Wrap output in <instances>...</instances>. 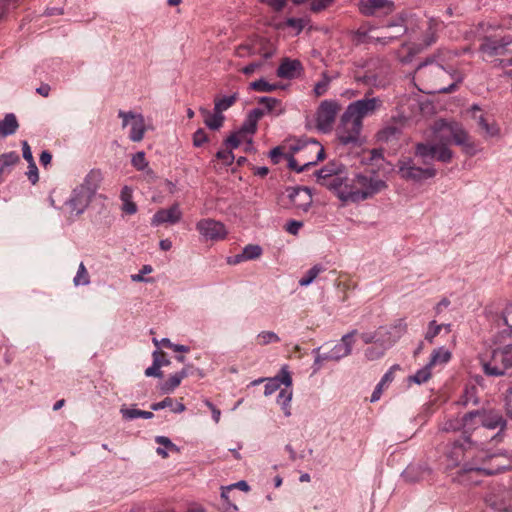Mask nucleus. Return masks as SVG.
Returning a JSON list of instances; mask_svg holds the SVG:
<instances>
[{
	"label": "nucleus",
	"instance_id": "obj_9",
	"mask_svg": "<svg viewBox=\"0 0 512 512\" xmlns=\"http://www.w3.org/2000/svg\"><path fill=\"white\" fill-rule=\"evenodd\" d=\"M372 90H369L365 97L350 103L347 106L350 114L359 118L362 122L366 117L374 115L383 106V101L379 97H370Z\"/></svg>",
	"mask_w": 512,
	"mask_h": 512
},
{
	"label": "nucleus",
	"instance_id": "obj_31",
	"mask_svg": "<svg viewBox=\"0 0 512 512\" xmlns=\"http://www.w3.org/2000/svg\"><path fill=\"white\" fill-rule=\"evenodd\" d=\"M189 374L188 368L185 367L181 371L171 375L165 383L161 386V391L163 393H170L172 392L176 387H178L181 383V381L186 378Z\"/></svg>",
	"mask_w": 512,
	"mask_h": 512
},
{
	"label": "nucleus",
	"instance_id": "obj_54",
	"mask_svg": "<svg viewBox=\"0 0 512 512\" xmlns=\"http://www.w3.org/2000/svg\"><path fill=\"white\" fill-rule=\"evenodd\" d=\"M287 159H288V167L297 172H303L310 166L315 165V162H307L304 165L299 166L297 163V160L293 156H288Z\"/></svg>",
	"mask_w": 512,
	"mask_h": 512
},
{
	"label": "nucleus",
	"instance_id": "obj_14",
	"mask_svg": "<svg viewBox=\"0 0 512 512\" xmlns=\"http://www.w3.org/2000/svg\"><path fill=\"white\" fill-rule=\"evenodd\" d=\"M356 333L357 330H352L351 332L343 335L340 342L336 343L329 352H326L330 361L338 362L351 354L354 344L353 337Z\"/></svg>",
	"mask_w": 512,
	"mask_h": 512
},
{
	"label": "nucleus",
	"instance_id": "obj_29",
	"mask_svg": "<svg viewBox=\"0 0 512 512\" xmlns=\"http://www.w3.org/2000/svg\"><path fill=\"white\" fill-rule=\"evenodd\" d=\"M101 180L102 173L100 172V170L93 169L86 175L83 183L80 184L78 187L83 188V190H85L88 194H90L93 197L97 189L99 188Z\"/></svg>",
	"mask_w": 512,
	"mask_h": 512
},
{
	"label": "nucleus",
	"instance_id": "obj_30",
	"mask_svg": "<svg viewBox=\"0 0 512 512\" xmlns=\"http://www.w3.org/2000/svg\"><path fill=\"white\" fill-rule=\"evenodd\" d=\"M387 28L388 29L397 28V33H392L391 36H387V34L385 33L381 37L376 38V41L381 43L382 45L389 44L393 40L403 36L407 31V28L404 25V21L402 18H399V20L397 22L389 23L387 25Z\"/></svg>",
	"mask_w": 512,
	"mask_h": 512
},
{
	"label": "nucleus",
	"instance_id": "obj_3",
	"mask_svg": "<svg viewBox=\"0 0 512 512\" xmlns=\"http://www.w3.org/2000/svg\"><path fill=\"white\" fill-rule=\"evenodd\" d=\"M400 177L406 181L422 182L433 178L437 174L434 165L422 164L421 160L414 157H402L397 163Z\"/></svg>",
	"mask_w": 512,
	"mask_h": 512
},
{
	"label": "nucleus",
	"instance_id": "obj_56",
	"mask_svg": "<svg viewBox=\"0 0 512 512\" xmlns=\"http://www.w3.org/2000/svg\"><path fill=\"white\" fill-rule=\"evenodd\" d=\"M207 140H208L207 134L205 133V131L203 129H198L193 134V145L195 147L202 146Z\"/></svg>",
	"mask_w": 512,
	"mask_h": 512
},
{
	"label": "nucleus",
	"instance_id": "obj_8",
	"mask_svg": "<svg viewBox=\"0 0 512 512\" xmlns=\"http://www.w3.org/2000/svg\"><path fill=\"white\" fill-rule=\"evenodd\" d=\"M476 417H480L481 425L487 429L500 428V431L493 437V439L497 441L502 440V432L506 427V420L500 413L494 411H490L488 413H482L478 410L471 411L463 416L462 425L465 427L470 426L472 420Z\"/></svg>",
	"mask_w": 512,
	"mask_h": 512
},
{
	"label": "nucleus",
	"instance_id": "obj_37",
	"mask_svg": "<svg viewBox=\"0 0 512 512\" xmlns=\"http://www.w3.org/2000/svg\"><path fill=\"white\" fill-rule=\"evenodd\" d=\"M258 103L264 106L265 113L276 111V115H280L283 112L281 102L276 98L261 97L259 98Z\"/></svg>",
	"mask_w": 512,
	"mask_h": 512
},
{
	"label": "nucleus",
	"instance_id": "obj_47",
	"mask_svg": "<svg viewBox=\"0 0 512 512\" xmlns=\"http://www.w3.org/2000/svg\"><path fill=\"white\" fill-rule=\"evenodd\" d=\"M250 88L259 92H271L278 88L276 84H270L265 79L261 78L250 83Z\"/></svg>",
	"mask_w": 512,
	"mask_h": 512
},
{
	"label": "nucleus",
	"instance_id": "obj_33",
	"mask_svg": "<svg viewBox=\"0 0 512 512\" xmlns=\"http://www.w3.org/2000/svg\"><path fill=\"white\" fill-rule=\"evenodd\" d=\"M398 368H399L398 365H394L383 375V377L381 378L380 382L376 385V387L371 395V398H370L371 402H376L380 399L384 386H386L387 384H389L393 381V379H394L393 371Z\"/></svg>",
	"mask_w": 512,
	"mask_h": 512
},
{
	"label": "nucleus",
	"instance_id": "obj_57",
	"mask_svg": "<svg viewBox=\"0 0 512 512\" xmlns=\"http://www.w3.org/2000/svg\"><path fill=\"white\" fill-rule=\"evenodd\" d=\"M286 25L288 27L294 28L298 34L303 30L305 26V21L302 18H288L286 20Z\"/></svg>",
	"mask_w": 512,
	"mask_h": 512
},
{
	"label": "nucleus",
	"instance_id": "obj_18",
	"mask_svg": "<svg viewBox=\"0 0 512 512\" xmlns=\"http://www.w3.org/2000/svg\"><path fill=\"white\" fill-rule=\"evenodd\" d=\"M224 107V98H218L215 101L214 112L206 108H200L205 125L211 130H217L222 126L223 117L221 115Z\"/></svg>",
	"mask_w": 512,
	"mask_h": 512
},
{
	"label": "nucleus",
	"instance_id": "obj_36",
	"mask_svg": "<svg viewBox=\"0 0 512 512\" xmlns=\"http://www.w3.org/2000/svg\"><path fill=\"white\" fill-rule=\"evenodd\" d=\"M450 358L451 353L444 347H440L432 352L428 364L429 366L432 367L440 364H445L450 360Z\"/></svg>",
	"mask_w": 512,
	"mask_h": 512
},
{
	"label": "nucleus",
	"instance_id": "obj_2",
	"mask_svg": "<svg viewBox=\"0 0 512 512\" xmlns=\"http://www.w3.org/2000/svg\"><path fill=\"white\" fill-rule=\"evenodd\" d=\"M386 187V182L380 179L375 172L358 173L350 180L349 191L342 195L345 199H350V202L356 203L373 197Z\"/></svg>",
	"mask_w": 512,
	"mask_h": 512
},
{
	"label": "nucleus",
	"instance_id": "obj_46",
	"mask_svg": "<svg viewBox=\"0 0 512 512\" xmlns=\"http://www.w3.org/2000/svg\"><path fill=\"white\" fill-rule=\"evenodd\" d=\"M20 160L16 152H9L0 156V173L8 166L16 164Z\"/></svg>",
	"mask_w": 512,
	"mask_h": 512
},
{
	"label": "nucleus",
	"instance_id": "obj_1",
	"mask_svg": "<svg viewBox=\"0 0 512 512\" xmlns=\"http://www.w3.org/2000/svg\"><path fill=\"white\" fill-rule=\"evenodd\" d=\"M451 58L449 51L438 49L417 66L415 76L427 86L426 93L448 94L458 88L463 75L448 64Z\"/></svg>",
	"mask_w": 512,
	"mask_h": 512
},
{
	"label": "nucleus",
	"instance_id": "obj_21",
	"mask_svg": "<svg viewBox=\"0 0 512 512\" xmlns=\"http://www.w3.org/2000/svg\"><path fill=\"white\" fill-rule=\"evenodd\" d=\"M281 384L285 385V387H291L292 385V377L287 365L282 366L276 376L266 379L264 394L266 396L273 394L279 389Z\"/></svg>",
	"mask_w": 512,
	"mask_h": 512
},
{
	"label": "nucleus",
	"instance_id": "obj_45",
	"mask_svg": "<svg viewBox=\"0 0 512 512\" xmlns=\"http://www.w3.org/2000/svg\"><path fill=\"white\" fill-rule=\"evenodd\" d=\"M73 282L75 286L88 285L90 283L89 274L87 272L85 265L82 262L78 267V271L73 279Z\"/></svg>",
	"mask_w": 512,
	"mask_h": 512
},
{
	"label": "nucleus",
	"instance_id": "obj_52",
	"mask_svg": "<svg viewBox=\"0 0 512 512\" xmlns=\"http://www.w3.org/2000/svg\"><path fill=\"white\" fill-rule=\"evenodd\" d=\"M132 165L139 171L145 170L148 167V162L145 158V153L140 151L133 155L131 160Z\"/></svg>",
	"mask_w": 512,
	"mask_h": 512
},
{
	"label": "nucleus",
	"instance_id": "obj_32",
	"mask_svg": "<svg viewBox=\"0 0 512 512\" xmlns=\"http://www.w3.org/2000/svg\"><path fill=\"white\" fill-rule=\"evenodd\" d=\"M479 49L489 56H496L503 52L500 40L492 37H485Z\"/></svg>",
	"mask_w": 512,
	"mask_h": 512
},
{
	"label": "nucleus",
	"instance_id": "obj_41",
	"mask_svg": "<svg viewBox=\"0 0 512 512\" xmlns=\"http://www.w3.org/2000/svg\"><path fill=\"white\" fill-rule=\"evenodd\" d=\"M160 356L162 355L158 351L153 353V364L145 370L147 377H162Z\"/></svg>",
	"mask_w": 512,
	"mask_h": 512
},
{
	"label": "nucleus",
	"instance_id": "obj_17",
	"mask_svg": "<svg viewBox=\"0 0 512 512\" xmlns=\"http://www.w3.org/2000/svg\"><path fill=\"white\" fill-rule=\"evenodd\" d=\"M358 6L364 16H373L378 12L388 14L394 10V3L390 0H359Z\"/></svg>",
	"mask_w": 512,
	"mask_h": 512
},
{
	"label": "nucleus",
	"instance_id": "obj_13",
	"mask_svg": "<svg viewBox=\"0 0 512 512\" xmlns=\"http://www.w3.org/2000/svg\"><path fill=\"white\" fill-rule=\"evenodd\" d=\"M406 330V324L399 320L390 328L380 327L376 330V344H382L387 351L390 349Z\"/></svg>",
	"mask_w": 512,
	"mask_h": 512
},
{
	"label": "nucleus",
	"instance_id": "obj_4",
	"mask_svg": "<svg viewBox=\"0 0 512 512\" xmlns=\"http://www.w3.org/2000/svg\"><path fill=\"white\" fill-rule=\"evenodd\" d=\"M265 114V110L262 108H255L249 113V117L247 122L244 123L242 128L233 134H231L229 137L226 138V148L230 146L231 148H237L241 144H245L246 148L248 149L252 146V139L251 135L256 130V123L257 121L263 117Z\"/></svg>",
	"mask_w": 512,
	"mask_h": 512
},
{
	"label": "nucleus",
	"instance_id": "obj_39",
	"mask_svg": "<svg viewBox=\"0 0 512 512\" xmlns=\"http://www.w3.org/2000/svg\"><path fill=\"white\" fill-rule=\"evenodd\" d=\"M381 345L382 344H373L370 347H368L364 352L365 358L368 361H374L383 357L384 354L386 353V350L385 347Z\"/></svg>",
	"mask_w": 512,
	"mask_h": 512
},
{
	"label": "nucleus",
	"instance_id": "obj_10",
	"mask_svg": "<svg viewBox=\"0 0 512 512\" xmlns=\"http://www.w3.org/2000/svg\"><path fill=\"white\" fill-rule=\"evenodd\" d=\"M118 116L122 119L123 128L127 126L131 127L129 133L130 140L133 142L142 141L146 132V125L143 115L131 111L124 112L120 110L118 112Z\"/></svg>",
	"mask_w": 512,
	"mask_h": 512
},
{
	"label": "nucleus",
	"instance_id": "obj_25",
	"mask_svg": "<svg viewBox=\"0 0 512 512\" xmlns=\"http://www.w3.org/2000/svg\"><path fill=\"white\" fill-rule=\"evenodd\" d=\"M455 122H447L444 119H439L433 124V133L437 144L449 145L452 143V134L450 130L454 128Z\"/></svg>",
	"mask_w": 512,
	"mask_h": 512
},
{
	"label": "nucleus",
	"instance_id": "obj_34",
	"mask_svg": "<svg viewBox=\"0 0 512 512\" xmlns=\"http://www.w3.org/2000/svg\"><path fill=\"white\" fill-rule=\"evenodd\" d=\"M18 126L16 116L12 113L7 114L4 119L0 121V137H7L14 134Z\"/></svg>",
	"mask_w": 512,
	"mask_h": 512
},
{
	"label": "nucleus",
	"instance_id": "obj_42",
	"mask_svg": "<svg viewBox=\"0 0 512 512\" xmlns=\"http://www.w3.org/2000/svg\"><path fill=\"white\" fill-rule=\"evenodd\" d=\"M155 441L156 443H158L159 445L163 446L162 447H158L156 452L162 456L163 458H166L168 456V453L166 451V449H169V450H177L175 444H173L171 442V440L168 438V437H165V436H157L155 438Z\"/></svg>",
	"mask_w": 512,
	"mask_h": 512
},
{
	"label": "nucleus",
	"instance_id": "obj_35",
	"mask_svg": "<svg viewBox=\"0 0 512 512\" xmlns=\"http://www.w3.org/2000/svg\"><path fill=\"white\" fill-rule=\"evenodd\" d=\"M292 390L290 387H286L285 389H282L278 396H277V403L280 405L281 409L283 410V413L286 417L291 416V400H292Z\"/></svg>",
	"mask_w": 512,
	"mask_h": 512
},
{
	"label": "nucleus",
	"instance_id": "obj_55",
	"mask_svg": "<svg viewBox=\"0 0 512 512\" xmlns=\"http://www.w3.org/2000/svg\"><path fill=\"white\" fill-rule=\"evenodd\" d=\"M140 411L141 410L136 409V408H127V407H122L120 409V413L122 414V417L125 420H134L136 418H140Z\"/></svg>",
	"mask_w": 512,
	"mask_h": 512
},
{
	"label": "nucleus",
	"instance_id": "obj_20",
	"mask_svg": "<svg viewBox=\"0 0 512 512\" xmlns=\"http://www.w3.org/2000/svg\"><path fill=\"white\" fill-rule=\"evenodd\" d=\"M196 229L207 240H216L222 237L224 226L213 219H202L196 224Z\"/></svg>",
	"mask_w": 512,
	"mask_h": 512
},
{
	"label": "nucleus",
	"instance_id": "obj_19",
	"mask_svg": "<svg viewBox=\"0 0 512 512\" xmlns=\"http://www.w3.org/2000/svg\"><path fill=\"white\" fill-rule=\"evenodd\" d=\"M452 134V143L461 146L463 151L468 155L476 153L475 144L471 141L467 131L457 122L454 123V128L449 132Z\"/></svg>",
	"mask_w": 512,
	"mask_h": 512
},
{
	"label": "nucleus",
	"instance_id": "obj_24",
	"mask_svg": "<svg viewBox=\"0 0 512 512\" xmlns=\"http://www.w3.org/2000/svg\"><path fill=\"white\" fill-rule=\"evenodd\" d=\"M401 133L402 130L399 125L396 123H388L377 132L376 138L380 143L394 146L398 144Z\"/></svg>",
	"mask_w": 512,
	"mask_h": 512
},
{
	"label": "nucleus",
	"instance_id": "obj_64",
	"mask_svg": "<svg viewBox=\"0 0 512 512\" xmlns=\"http://www.w3.org/2000/svg\"><path fill=\"white\" fill-rule=\"evenodd\" d=\"M122 210L129 215H133L137 212V206L132 200L124 201Z\"/></svg>",
	"mask_w": 512,
	"mask_h": 512
},
{
	"label": "nucleus",
	"instance_id": "obj_51",
	"mask_svg": "<svg viewBox=\"0 0 512 512\" xmlns=\"http://www.w3.org/2000/svg\"><path fill=\"white\" fill-rule=\"evenodd\" d=\"M443 328L442 324H437L435 320H432L428 325V330L425 334V339L432 343L433 339L440 333Z\"/></svg>",
	"mask_w": 512,
	"mask_h": 512
},
{
	"label": "nucleus",
	"instance_id": "obj_15",
	"mask_svg": "<svg viewBox=\"0 0 512 512\" xmlns=\"http://www.w3.org/2000/svg\"><path fill=\"white\" fill-rule=\"evenodd\" d=\"M288 198L294 207L302 212H307L312 205V194L308 187H289Z\"/></svg>",
	"mask_w": 512,
	"mask_h": 512
},
{
	"label": "nucleus",
	"instance_id": "obj_22",
	"mask_svg": "<svg viewBox=\"0 0 512 512\" xmlns=\"http://www.w3.org/2000/svg\"><path fill=\"white\" fill-rule=\"evenodd\" d=\"M320 185L333 191L342 202H350V199H345L342 195V193L348 192L350 188V180L345 174H337L330 177L329 180L324 181Z\"/></svg>",
	"mask_w": 512,
	"mask_h": 512
},
{
	"label": "nucleus",
	"instance_id": "obj_50",
	"mask_svg": "<svg viewBox=\"0 0 512 512\" xmlns=\"http://www.w3.org/2000/svg\"><path fill=\"white\" fill-rule=\"evenodd\" d=\"M246 260L258 258L262 254V248L259 245H247L242 251Z\"/></svg>",
	"mask_w": 512,
	"mask_h": 512
},
{
	"label": "nucleus",
	"instance_id": "obj_61",
	"mask_svg": "<svg viewBox=\"0 0 512 512\" xmlns=\"http://www.w3.org/2000/svg\"><path fill=\"white\" fill-rule=\"evenodd\" d=\"M303 226V223L301 221L296 220H290L286 224V231L292 235H297L299 232V229Z\"/></svg>",
	"mask_w": 512,
	"mask_h": 512
},
{
	"label": "nucleus",
	"instance_id": "obj_12",
	"mask_svg": "<svg viewBox=\"0 0 512 512\" xmlns=\"http://www.w3.org/2000/svg\"><path fill=\"white\" fill-rule=\"evenodd\" d=\"M339 109V104L334 100L322 101L316 113L318 130L324 133L330 131Z\"/></svg>",
	"mask_w": 512,
	"mask_h": 512
},
{
	"label": "nucleus",
	"instance_id": "obj_53",
	"mask_svg": "<svg viewBox=\"0 0 512 512\" xmlns=\"http://www.w3.org/2000/svg\"><path fill=\"white\" fill-rule=\"evenodd\" d=\"M335 0H310V9L313 12H321L328 8Z\"/></svg>",
	"mask_w": 512,
	"mask_h": 512
},
{
	"label": "nucleus",
	"instance_id": "obj_5",
	"mask_svg": "<svg viewBox=\"0 0 512 512\" xmlns=\"http://www.w3.org/2000/svg\"><path fill=\"white\" fill-rule=\"evenodd\" d=\"M363 122L350 114L346 108L341 116L340 124L337 128V137L343 145L358 144L362 131Z\"/></svg>",
	"mask_w": 512,
	"mask_h": 512
},
{
	"label": "nucleus",
	"instance_id": "obj_63",
	"mask_svg": "<svg viewBox=\"0 0 512 512\" xmlns=\"http://www.w3.org/2000/svg\"><path fill=\"white\" fill-rule=\"evenodd\" d=\"M173 399L170 397H166L164 400L154 403L151 405V409L154 411H158L167 407H172Z\"/></svg>",
	"mask_w": 512,
	"mask_h": 512
},
{
	"label": "nucleus",
	"instance_id": "obj_38",
	"mask_svg": "<svg viewBox=\"0 0 512 512\" xmlns=\"http://www.w3.org/2000/svg\"><path fill=\"white\" fill-rule=\"evenodd\" d=\"M323 271H324V267L322 265H319V264L314 265L299 280V285L300 286L310 285L316 279V277Z\"/></svg>",
	"mask_w": 512,
	"mask_h": 512
},
{
	"label": "nucleus",
	"instance_id": "obj_40",
	"mask_svg": "<svg viewBox=\"0 0 512 512\" xmlns=\"http://www.w3.org/2000/svg\"><path fill=\"white\" fill-rule=\"evenodd\" d=\"M332 81V77L328 75L326 71L322 73V79L318 81L314 86V94L316 97H320L324 95L329 88V85Z\"/></svg>",
	"mask_w": 512,
	"mask_h": 512
},
{
	"label": "nucleus",
	"instance_id": "obj_27",
	"mask_svg": "<svg viewBox=\"0 0 512 512\" xmlns=\"http://www.w3.org/2000/svg\"><path fill=\"white\" fill-rule=\"evenodd\" d=\"M431 474L430 468L426 464H411L402 473V477L407 482H418L426 479Z\"/></svg>",
	"mask_w": 512,
	"mask_h": 512
},
{
	"label": "nucleus",
	"instance_id": "obj_11",
	"mask_svg": "<svg viewBox=\"0 0 512 512\" xmlns=\"http://www.w3.org/2000/svg\"><path fill=\"white\" fill-rule=\"evenodd\" d=\"M442 22L438 18L430 17L427 22V27L422 35V43L410 48L409 55L402 59L407 63L411 58L420 53L424 48H428L437 41V33L441 28Z\"/></svg>",
	"mask_w": 512,
	"mask_h": 512
},
{
	"label": "nucleus",
	"instance_id": "obj_62",
	"mask_svg": "<svg viewBox=\"0 0 512 512\" xmlns=\"http://www.w3.org/2000/svg\"><path fill=\"white\" fill-rule=\"evenodd\" d=\"M233 489H239V490L244 491V492H249L250 491V486L244 480L238 481V482L230 484V485H226V491H230V490H233Z\"/></svg>",
	"mask_w": 512,
	"mask_h": 512
},
{
	"label": "nucleus",
	"instance_id": "obj_23",
	"mask_svg": "<svg viewBox=\"0 0 512 512\" xmlns=\"http://www.w3.org/2000/svg\"><path fill=\"white\" fill-rule=\"evenodd\" d=\"M181 217L182 212L179 205L174 204L168 209H160L157 211L151 220V224L153 226H159L164 223L175 224L180 221Z\"/></svg>",
	"mask_w": 512,
	"mask_h": 512
},
{
	"label": "nucleus",
	"instance_id": "obj_60",
	"mask_svg": "<svg viewBox=\"0 0 512 512\" xmlns=\"http://www.w3.org/2000/svg\"><path fill=\"white\" fill-rule=\"evenodd\" d=\"M502 318L505 325H507L512 332V303L506 305L502 313Z\"/></svg>",
	"mask_w": 512,
	"mask_h": 512
},
{
	"label": "nucleus",
	"instance_id": "obj_59",
	"mask_svg": "<svg viewBox=\"0 0 512 512\" xmlns=\"http://www.w3.org/2000/svg\"><path fill=\"white\" fill-rule=\"evenodd\" d=\"M28 171H27V177L31 181L32 184H35L39 177H38V168L35 164V162L28 163Z\"/></svg>",
	"mask_w": 512,
	"mask_h": 512
},
{
	"label": "nucleus",
	"instance_id": "obj_43",
	"mask_svg": "<svg viewBox=\"0 0 512 512\" xmlns=\"http://www.w3.org/2000/svg\"><path fill=\"white\" fill-rule=\"evenodd\" d=\"M431 368L427 363L423 368L419 369L413 376H410V380L417 383L422 384L427 382L431 377Z\"/></svg>",
	"mask_w": 512,
	"mask_h": 512
},
{
	"label": "nucleus",
	"instance_id": "obj_28",
	"mask_svg": "<svg viewBox=\"0 0 512 512\" xmlns=\"http://www.w3.org/2000/svg\"><path fill=\"white\" fill-rule=\"evenodd\" d=\"M302 70L301 62L298 60L285 59L277 69L280 78L293 79Z\"/></svg>",
	"mask_w": 512,
	"mask_h": 512
},
{
	"label": "nucleus",
	"instance_id": "obj_48",
	"mask_svg": "<svg viewBox=\"0 0 512 512\" xmlns=\"http://www.w3.org/2000/svg\"><path fill=\"white\" fill-rule=\"evenodd\" d=\"M477 123L488 136L493 137L499 133V128L495 124H489L482 115L477 118Z\"/></svg>",
	"mask_w": 512,
	"mask_h": 512
},
{
	"label": "nucleus",
	"instance_id": "obj_49",
	"mask_svg": "<svg viewBox=\"0 0 512 512\" xmlns=\"http://www.w3.org/2000/svg\"><path fill=\"white\" fill-rule=\"evenodd\" d=\"M320 349H321V347H318V348H315L312 350V353L315 355L314 363L312 366L314 373L318 372L321 369L323 362L330 361V359H329V357H327L326 353H322V354L320 353Z\"/></svg>",
	"mask_w": 512,
	"mask_h": 512
},
{
	"label": "nucleus",
	"instance_id": "obj_7",
	"mask_svg": "<svg viewBox=\"0 0 512 512\" xmlns=\"http://www.w3.org/2000/svg\"><path fill=\"white\" fill-rule=\"evenodd\" d=\"M483 371L487 376H502L512 367V344L495 349L490 361L482 363Z\"/></svg>",
	"mask_w": 512,
	"mask_h": 512
},
{
	"label": "nucleus",
	"instance_id": "obj_44",
	"mask_svg": "<svg viewBox=\"0 0 512 512\" xmlns=\"http://www.w3.org/2000/svg\"><path fill=\"white\" fill-rule=\"evenodd\" d=\"M279 341V336L272 331H262L257 335V343L262 346L270 343H277Z\"/></svg>",
	"mask_w": 512,
	"mask_h": 512
},
{
	"label": "nucleus",
	"instance_id": "obj_58",
	"mask_svg": "<svg viewBox=\"0 0 512 512\" xmlns=\"http://www.w3.org/2000/svg\"><path fill=\"white\" fill-rule=\"evenodd\" d=\"M463 456V449L461 445H455L449 457L452 458L453 466H457L460 463L461 457Z\"/></svg>",
	"mask_w": 512,
	"mask_h": 512
},
{
	"label": "nucleus",
	"instance_id": "obj_6",
	"mask_svg": "<svg viewBox=\"0 0 512 512\" xmlns=\"http://www.w3.org/2000/svg\"><path fill=\"white\" fill-rule=\"evenodd\" d=\"M453 155L448 145L417 143L415 146V156L421 160L422 164L434 165V160L449 163Z\"/></svg>",
	"mask_w": 512,
	"mask_h": 512
},
{
	"label": "nucleus",
	"instance_id": "obj_16",
	"mask_svg": "<svg viewBox=\"0 0 512 512\" xmlns=\"http://www.w3.org/2000/svg\"><path fill=\"white\" fill-rule=\"evenodd\" d=\"M92 196L88 194L83 188H79L78 186L72 191V194L69 200L66 202L70 214L79 216L81 215L86 208L89 206Z\"/></svg>",
	"mask_w": 512,
	"mask_h": 512
},
{
	"label": "nucleus",
	"instance_id": "obj_26",
	"mask_svg": "<svg viewBox=\"0 0 512 512\" xmlns=\"http://www.w3.org/2000/svg\"><path fill=\"white\" fill-rule=\"evenodd\" d=\"M337 174H346V166L338 161H330L323 168L315 172L316 181L318 184H321Z\"/></svg>",
	"mask_w": 512,
	"mask_h": 512
}]
</instances>
